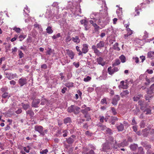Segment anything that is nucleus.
<instances>
[{
    "label": "nucleus",
    "instance_id": "f257e3e1",
    "mask_svg": "<svg viewBox=\"0 0 154 154\" xmlns=\"http://www.w3.org/2000/svg\"><path fill=\"white\" fill-rule=\"evenodd\" d=\"M80 108L74 105H71L67 109L68 112L71 113L73 112L74 114H78L80 112Z\"/></svg>",
    "mask_w": 154,
    "mask_h": 154
},
{
    "label": "nucleus",
    "instance_id": "f03ea898",
    "mask_svg": "<svg viewBox=\"0 0 154 154\" xmlns=\"http://www.w3.org/2000/svg\"><path fill=\"white\" fill-rule=\"evenodd\" d=\"M5 77L7 78L9 80L18 78V76L16 73L13 74L12 73L6 72L5 73Z\"/></svg>",
    "mask_w": 154,
    "mask_h": 154
},
{
    "label": "nucleus",
    "instance_id": "7ed1b4c3",
    "mask_svg": "<svg viewBox=\"0 0 154 154\" xmlns=\"http://www.w3.org/2000/svg\"><path fill=\"white\" fill-rule=\"evenodd\" d=\"M35 130L39 132L40 134L43 136L45 135L43 127L40 125H37L35 126Z\"/></svg>",
    "mask_w": 154,
    "mask_h": 154
},
{
    "label": "nucleus",
    "instance_id": "20e7f679",
    "mask_svg": "<svg viewBox=\"0 0 154 154\" xmlns=\"http://www.w3.org/2000/svg\"><path fill=\"white\" fill-rule=\"evenodd\" d=\"M112 144L111 143H106L103 145L102 148L103 151H106L107 150L112 148Z\"/></svg>",
    "mask_w": 154,
    "mask_h": 154
},
{
    "label": "nucleus",
    "instance_id": "39448f33",
    "mask_svg": "<svg viewBox=\"0 0 154 154\" xmlns=\"http://www.w3.org/2000/svg\"><path fill=\"white\" fill-rule=\"evenodd\" d=\"M154 95V91L149 89L147 91V94L145 95V99L146 100L149 99V98L152 97Z\"/></svg>",
    "mask_w": 154,
    "mask_h": 154
},
{
    "label": "nucleus",
    "instance_id": "423d86ee",
    "mask_svg": "<svg viewBox=\"0 0 154 154\" xmlns=\"http://www.w3.org/2000/svg\"><path fill=\"white\" fill-rule=\"evenodd\" d=\"M18 83L20 86H23L27 84V79L25 78H21L19 79Z\"/></svg>",
    "mask_w": 154,
    "mask_h": 154
},
{
    "label": "nucleus",
    "instance_id": "0eeeda50",
    "mask_svg": "<svg viewBox=\"0 0 154 154\" xmlns=\"http://www.w3.org/2000/svg\"><path fill=\"white\" fill-rule=\"evenodd\" d=\"M118 71V68L116 67H115L112 69L111 66H110L108 69V72L110 75H112L115 72H117Z\"/></svg>",
    "mask_w": 154,
    "mask_h": 154
},
{
    "label": "nucleus",
    "instance_id": "6e6552de",
    "mask_svg": "<svg viewBox=\"0 0 154 154\" xmlns=\"http://www.w3.org/2000/svg\"><path fill=\"white\" fill-rule=\"evenodd\" d=\"M97 61L98 64L102 66H104L105 64V62L104 61L103 59L101 57H99L97 58Z\"/></svg>",
    "mask_w": 154,
    "mask_h": 154
},
{
    "label": "nucleus",
    "instance_id": "1a4fd4ad",
    "mask_svg": "<svg viewBox=\"0 0 154 154\" xmlns=\"http://www.w3.org/2000/svg\"><path fill=\"white\" fill-rule=\"evenodd\" d=\"M120 100V97L118 95H116L114 96L112 99V103L114 105H117L118 101Z\"/></svg>",
    "mask_w": 154,
    "mask_h": 154
},
{
    "label": "nucleus",
    "instance_id": "9d476101",
    "mask_svg": "<svg viewBox=\"0 0 154 154\" xmlns=\"http://www.w3.org/2000/svg\"><path fill=\"white\" fill-rule=\"evenodd\" d=\"M83 47L82 48V54L83 53L86 54L87 53L89 50L88 45L86 44H83L82 45Z\"/></svg>",
    "mask_w": 154,
    "mask_h": 154
},
{
    "label": "nucleus",
    "instance_id": "9b49d317",
    "mask_svg": "<svg viewBox=\"0 0 154 154\" xmlns=\"http://www.w3.org/2000/svg\"><path fill=\"white\" fill-rule=\"evenodd\" d=\"M40 103V100L39 99H36L34 100L32 103V107L35 108L38 107V105Z\"/></svg>",
    "mask_w": 154,
    "mask_h": 154
},
{
    "label": "nucleus",
    "instance_id": "f8f14e48",
    "mask_svg": "<svg viewBox=\"0 0 154 154\" xmlns=\"http://www.w3.org/2000/svg\"><path fill=\"white\" fill-rule=\"evenodd\" d=\"M125 82L124 81H121L120 82V84L119 85V88H122L123 89H126L128 88V86L127 84H124Z\"/></svg>",
    "mask_w": 154,
    "mask_h": 154
},
{
    "label": "nucleus",
    "instance_id": "ddd939ff",
    "mask_svg": "<svg viewBox=\"0 0 154 154\" xmlns=\"http://www.w3.org/2000/svg\"><path fill=\"white\" fill-rule=\"evenodd\" d=\"M105 45V43L103 41H100L97 44L96 47L97 48L101 49L104 47Z\"/></svg>",
    "mask_w": 154,
    "mask_h": 154
},
{
    "label": "nucleus",
    "instance_id": "4468645a",
    "mask_svg": "<svg viewBox=\"0 0 154 154\" xmlns=\"http://www.w3.org/2000/svg\"><path fill=\"white\" fill-rule=\"evenodd\" d=\"M129 92L128 90L123 91L120 94V95L122 97H126L129 94Z\"/></svg>",
    "mask_w": 154,
    "mask_h": 154
},
{
    "label": "nucleus",
    "instance_id": "2eb2a0df",
    "mask_svg": "<svg viewBox=\"0 0 154 154\" xmlns=\"http://www.w3.org/2000/svg\"><path fill=\"white\" fill-rule=\"evenodd\" d=\"M67 54L70 58L71 59H73L74 57V54L73 52L71 50H66Z\"/></svg>",
    "mask_w": 154,
    "mask_h": 154
},
{
    "label": "nucleus",
    "instance_id": "dca6fc26",
    "mask_svg": "<svg viewBox=\"0 0 154 154\" xmlns=\"http://www.w3.org/2000/svg\"><path fill=\"white\" fill-rule=\"evenodd\" d=\"M116 126L117 128L119 131H122L124 129V127L123 125L121 123L119 124H117L116 125Z\"/></svg>",
    "mask_w": 154,
    "mask_h": 154
},
{
    "label": "nucleus",
    "instance_id": "f3484780",
    "mask_svg": "<svg viewBox=\"0 0 154 154\" xmlns=\"http://www.w3.org/2000/svg\"><path fill=\"white\" fill-rule=\"evenodd\" d=\"M72 40L76 43H79L80 42V40L78 36H76L75 37L71 38Z\"/></svg>",
    "mask_w": 154,
    "mask_h": 154
},
{
    "label": "nucleus",
    "instance_id": "a211bd4d",
    "mask_svg": "<svg viewBox=\"0 0 154 154\" xmlns=\"http://www.w3.org/2000/svg\"><path fill=\"white\" fill-rule=\"evenodd\" d=\"M128 144L126 140H123V142L119 144V147H124L125 146L128 145Z\"/></svg>",
    "mask_w": 154,
    "mask_h": 154
},
{
    "label": "nucleus",
    "instance_id": "6ab92c4d",
    "mask_svg": "<svg viewBox=\"0 0 154 154\" xmlns=\"http://www.w3.org/2000/svg\"><path fill=\"white\" fill-rule=\"evenodd\" d=\"M147 57L151 59H154V51H150L147 54Z\"/></svg>",
    "mask_w": 154,
    "mask_h": 154
},
{
    "label": "nucleus",
    "instance_id": "aec40b11",
    "mask_svg": "<svg viewBox=\"0 0 154 154\" xmlns=\"http://www.w3.org/2000/svg\"><path fill=\"white\" fill-rule=\"evenodd\" d=\"M129 24H128L127 25H125L124 26H125L126 28V30L127 32V33H128V34L129 35H131L133 34V31L131 30L130 28H129L128 27L129 26Z\"/></svg>",
    "mask_w": 154,
    "mask_h": 154
},
{
    "label": "nucleus",
    "instance_id": "412c9836",
    "mask_svg": "<svg viewBox=\"0 0 154 154\" xmlns=\"http://www.w3.org/2000/svg\"><path fill=\"white\" fill-rule=\"evenodd\" d=\"M143 112H145L146 115H151L152 114L151 110L150 108H146L143 110Z\"/></svg>",
    "mask_w": 154,
    "mask_h": 154
},
{
    "label": "nucleus",
    "instance_id": "4be33fe9",
    "mask_svg": "<svg viewBox=\"0 0 154 154\" xmlns=\"http://www.w3.org/2000/svg\"><path fill=\"white\" fill-rule=\"evenodd\" d=\"M72 122V120L71 118L69 117H67L65 118L63 120L64 123L65 124H66L68 123H71Z\"/></svg>",
    "mask_w": 154,
    "mask_h": 154
},
{
    "label": "nucleus",
    "instance_id": "5701e85b",
    "mask_svg": "<svg viewBox=\"0 0 154 154\" xmlns=\"http://www.w3.org/2000/svg\"><path fill=\"white\" fill-rule=\"evenodd\" d=\"M66 141L68 144H71L73 143L74 140L73 138L70 137L66 139Z\"/></svg>",
    "mask_w": 154,
    "mask_h": 154
},
{
    "label": "nucleus",
    "instance_id": "b1692460",
    "mask_svg": "<svg viewBox=\"0 0 154 154\" xmlns=\"http://www.w3.org/2000/svg\"><path fill=\"white\" fill-rule=\"evenodd\" d=\"M26 115H29V116L31 117H32L33 116L34 113L32 110H28L26 111Z\"/></svg>",
    "mask_w": 154,
    "mask_h": 154
},
{
    "label": "nucleus",
    "instance_id": "393cba45",
    "mask_svg": "<svg viewBox=\"0 0 154 154\" xmlns=\"http://www.w3.org/2000/svg\"><path fill=\"white\" fill-rule=\"evenodd\" d=\"M96 15H97V16H100V18H99L98 20V22L99 23H104V20H103V18L102 17H101V16H102L101 13H97Z\"/></svg>",
    "mask_w": 154,
    "mask_h": 154
},
{
    "label": "nucleus",
    "instance_id": "a878e982",
    "mask_svg": "<svg viewBox=\"0 0 154 154\" xmlns=\"http://www.w3.org/2000/svg\"><path fill=\"white\" fill-rule=\"evenodd\" d=\"M2 97L3 98H9L11 97V95L8 93L7 92L3 93L2 95Z\"/></svg>",
    "mask_w": 154,
    "mask_h": 154
},
{
    "label": "nucleus",
    "instance_id": "bb28decb",
    "mask_svg": "<svg viewBox=\"0 0 154 154\" xmlns=\"http://www.w3.org/2000/svg\"><path fill=\"white\" fill-rule=\"evenodd\" d=\"M131 149L133 151L135 150L138 147L137 145L136 144H132L130 146Z\"/></svg>",
    "mask_w": 154,
    "mask_h": 154
},
{
    "label": "nucleus",
    "instance_id": "cd10ccee",
    "mask_svg": "<svg viewBox=\"0 0 154 154\" xmlns=\"http://www.w3.org/2000/svg\"><path fill=\"white\" fill-rule=\"evenodd\" d=\"M141 97H142V95L141 94H138L136 96H134L133 98L134 101H137L139 100Z\"/></svg>",
    "mask_w": 154,
    "mask_h": 154
},
{
    "label": "nucleus",
    "instance_id": "c85d7f7f",
    "mask_svg": "<svg viewBox=\"0 0 154 154\" xmlns=\"http://www.w3.org/2000/svg\"><path fill=\"white\" fill-rule=\"evenodd\" d=\"M22 106H23V108L25 110H26L29 108L30 106L29 104H25L23 103H21Z\"/></svg>",
    "mask_w": 154,
    "mask_h": 154
},
{
    "label": "nucleus",
    "instance_id": "c756f323",
    "mask_svg": "<svg viewBox=\"0 0 154 154\" xmlns=\"http://www.w3.org/2000/svg\"><path fill=\"white\" fill-rule=\"evenodd\" d=\"M46 32L48 34H51L53 32V30L51 29V26H48L46 29Z\"/></svg>",
    "mask_w": 154,
    "mask_h": 154
},
{
    "label": "nucleus",
    "instance_id": "7c9ffc66",
    "mask_svg": "<svg viewBox=\"0 0 154 154\" xmlns=\"http://www.w3.org/2000/svg\"><path fill=\"white\" fill-rule=\"evenodd\" d=\"M135 10V12L134 13V17L139 15L140 14V11H139L138 8H136Z\"/></svg>",
    "mask_w": 154,
    "mask_h": 154
},
{
    "label": "nucleus",
    "instance_id": "2f4dec72",
    "mask_svg": "<svg viewBox=\"0 0 154 154\" xmlns=\"http://www.w3.org/2000/svg\"><path fill=\"white\" fill-rule=\"evenodd\" d=\"M138 150V154H144V152L143 151V148L142 147H139Z\"/></svg>",
    "mask_w": 154,
    "mask_h": 154
},
{
    "label": "nucleus",
    "instance_id": "473e14b6",
    "mask_svg": "<svg viewBox=\"0 0 154 154\" xmlns=\"http://www.w3.org/2000/svg\"><path fill=\"white\" fill-rule=\"evenodd\" d=\"M119 59L122 63H124L126 61V58L123 55H121L119 57Z\"/></svg>",
    "mask_w": 154,
    "mask_h": 154
},
{
    "label": "nucleus",
    "instance_id": "72a5a7b5",
    "mask_svg": "<svg viewBox=\"0 0 154 154\" xmlns=\"http://www.w3.org/2000/svg\"><path fill=\"white\" fill-rule=\"evenodd\" d=\"M65 86L68 88L72 87L73 86V83L72 82H68L65 84Z\"/></svg>",
    "mask_w": 154,
    "mask_h": 154
},
{
    "label": "nucleus",
    "instance_id": "f704fd0d",
    "mask_svg": "<svg viewBox=\"0 0 154 154\" xmlns=\"http://www.w3.org/2000/svg\"><path fill=\"white\" fill-rule=\"evenodd\" d=\"M113 143H112V144H113V146L112 145V148L115 149H116L118 147H119V143L117 144V142L116 141H115L114 142V141L113 142Z\"/></svg>",
    "mask_w": 154,
    "mask_h": 154
},
{
    "label": "nucleus",
    "instance_id": "c9c22d12",
    "mask_svg": "<svg viewBox=\"0 0 154 154\" xmlns=\"http://www.w3.org/2000/svg\"><path fill=\"white\" fill-rule=\"evenodd\" d=\"M26 37V35H21L19 36V38L20 41H22Z\"/></svg>",
    "mask_w": 154,
    "mask_h": 154
},
{
    "label": "nucleus",
    "instance_id": "e433bc0d",
    "mask_svg": "<svg viewBox=\"0 0 154 154\" xmlns=\"http://www.w3.org/2000/svg\"><path fill=\"white\" fill-rule=\"evenodd\" d=\"M118 45L119 44L118 43H116L113 45V48L115 50H117L119 51L120 50V48L119 47H118Z\"/></svg>",
    "mask_w": 154,
    "mask_h": 154
},
{
    "label": "nucleus",
    "instance_id": "4c0bfd02",
    "mask_svg": "<svg viewBox=\"0 0 154 154\" xmlns=\"http://www.w3.org/2000/svg\"><path fill=\"white\" fill-rule=\"evenodd\" d=\"M98 48H97L94 51V53L96 54V55L98 56H99L100 55V53H101L100 51L97 49Z\"/></svg>",
    "mask_w": 154,
    "mask_h": 154
},
{
    "label": "nucleus",
    "instance_id": "58836bf2",
    "mask_svg": "<svg viewBox=\"0 0 154 154\" xmlns=\"http://www.w3.org/2000/svg\"><path fill=\"white\" fill-rule=\"evenodd\" d=\"M120 63V62L119 60L117 59L115 60V62L112 64L113 66H117Z\"/></svg>",
    "mask_w": 154,
    "mask_h": 154
},
{
    "label": "nucleus",
    "instance_id": "ea45409f",
    "mask_svg": "<svg viewBox=\"0 0 154 154\" xmlns=\"http://www.w3.org/2000/svg\"><path fill=\"white\" fill-rule=\"evenodd\" d=\"M68 131L66 130H63L62 131V133H63V136L64 137H66L67 136L68 133Z\"/></svg>",
    "mask_w": 154,
    "mask_h": 154
},
{
    "label": "nucleus",
    "instance_id": "a19ab883",
    "mask_svg": "<svg viewBox=\"0 0 154 154\" xmlns=\"http://www.w3.org/2000/svg\"><path fill=\"white\" fill-rule=\"evenodd\" d=\"M76 51L79 52L78 54L79 55H82V52L81 51V50L80 49L79 47L78 46H76Z\"/></svg>",
    "mask_w": 154,
    "mask_h": 154
},
{
    "label": "nucleus",
    "instance_id": "79ce46f5",
    "mask_svg": "<svg viewBox=\"0 0 154 154\" xmlns=\"http://www.w3.org/2000/svg\"><path fill=\"white\" fill-rule=\"evenodd\" d=\"M93 26H94L95 28V31H98L100 29V27L98 26L96 23H93Z\"/></svg>",
    "mask_w": 154,
    "mask_h": 154
},
{
    "label": "nucleus",
    "instance_id": "37998d69",
    "mask_svg": "<svg viewBox=\"0 0 154 154\" xmlns=\"http://www.w3.org/2000/svg\"><path fill=\"white\" fill-rule=\"evenodd\" d=\"M60 37V34L59 33L56 35H54L52 36V38L53 39H56Z\"/></svg>",
    "mask_w": 154,
    "mask_h": 154
},
{
    "label": "nucleus",
    "instance_id": "c03bdc74",
    "mask_svg": "<svg viewBox=\"0 0 154 154\" xmlns=\"http://www.w3.org/2000/svg\"><path fill=\"white\" fill-rule=\"evenodd\" d=\"M111 109L113 115H116L117 112H116V109L114 107H111Z\"/></svg>",
    "mask_w": 154,
    "mask_h": 154
},
{
    "label": "nucleus",
    "instance_id": "a18cd8bd",
    "mask_svg": "<svg viewBox=\"0 0 154 154\" xmlns=\"http://www.w3.org/2000/svg\"><path fill=\"white\" fill-rule=\"evenodd\" d=\"M91 79V78L90 76H88L86 78H85L84 79V81L85 82H87L90 81Z\"/></svg>",
    "mask_w": 154,
    "mask_h": 154
},
{
    "label": "nucleus",
    "instance_id": "49530a36",
    "mask_svg": "<svg viewBox=\"0 0 154 154\" xmlns=\"http://www.w3.org/2000/svg\"><path fill=\"white\" fill-rule=\"evenodd\" d=\"M18 52H19V57L20 58H22L24 56V54L22 53V51L20 50H18Z\"/></svg>",
    "mask_w": 154,
    "mask_h": 154
},
{
    "label": "nucleus",
    "instance_id": "de8ad7c7",
    "mask_svg": "<svg viewBox=\"0 0 154 154\" xmlns=\"http://www.w3.org/2000/svg\"><path fill=\"white\" fill-rule=\"evenodd\" d=\"M13 30L15 31L17 33H19L20 32L21 29L20 28H17L15 27L13 28Z\"/></svg>",
    "mask_w": 154,
    "mask_h": 154
},
{
    "label": "nucleus",
    "instance_id": "09e8293b",
    "mask_svg": "<svg viewBox=\"0 0 154 154\" xmlns=\"http://www.w3.org/2000/svg\"><path fill=\"white\" fill-rule=\"evenodd\" d=\"M84 117L86 119V121H89L91 119L89 115L88 114L85 115H84Z\"/></svg>",
    "mask_w": 154,
    "mask_h": 154
},
{
    "label": "nucleus",
    "instance_id": "8fccbe9b",
    "mask_svg": "<svg viewBox=\"0 0 154 154\" xmlns=\"http://www.w3.org/2000/svg\"><path fill=\"white\" fill-rule=\"evenodd\" d=\"M1 90L3 93H6L8 91V88L6 87H3L1 89Z\"/></svg>",
    "mask_w": 154,
    "mask_h": 154
},
{
    "label": "nucleus",
    "instance_id": "3c124183",
    "mask_svg": "<svg viewBox=\"0 0 154 154\" xmlns=\"http://www.w3.org/2000/svg\"><path fill=\"white\" fill-rule=\"evenodd\" d=\"M146 149H147V150H149L151 148V146L150 145H145L144 146Z\"/></svg>",
    "mask_w": 154,
    "mask_h": 154
},
{
    "label": "nucleus",
    "instance_id": "603ef678",
    "mask_svg": "<svg viewBox=\"0 0 154 154\" xmlns=\"http://www.w3.org/2000/svg\"><path fill=\"white\" fill-rule=\"evenodd\" d=\"M52 52V49L51 48H48V50L46 51V54H47L50 55Z\"/></svg>",
    "mask_w": 154,
    "mask_h": 154
},
{
    "label": "nucleus",
    "instance_id": "864d4df0",
    "mask_svg": "<svg viewBox=\"0 0 154 154\" xmlns=\"http://www.w3.org/2000/svg\"><path fill=\"white\" fill-rule=\"evenodd\" d=\"M48 152V151L47 149H45L40 151V153L41 154H47V153Z\"/></svg>",
    "mask_w": 154,
    "mask_h": 154
},
{
    "label": "nucleus",
    "instance_id": "5fc2aeb1",
    "mask_svg": "<svg viewBox=\"0 0 154 154\" xmlns=\"http://www.w3.org/2000/svg\"><path fill=\"white\" fill-rule=\"evenodd\" d=\"M118 118L116 117L112 116L111 118L110 121H117Z\"/></svg>",
    "mask_w": 154,
    "mask_h": 154
},
{
    "label": "nucleus",
    "instance_id": "6e6d98bb",
    "mask_svg": "<svg viewBox=\"0 0 154 154\" xmlns=\"http://www.w3.org/2000/svg\"><path fill=\"white\" fill-rule=\"evenodd\" d=\"M81 112L84 115L88 114V112L86 111L85 109L82 110H81Z\"/></svg>",
    "mask_w": 154,
    "mask_h": 154
},
{
    "label": "nucleus",
    "instance_id": "4d7b16f0",
    "mask_svg": "<svg viewBox=\"0 0 154 154\" xmlns=\"http://www.w3.org/2000/svg\"><path fill=\"white\" fill-rule=\"evenodd\" d=\"M101 102L103 104L105 103L106 104H107V102L106 101V99L105 98H104L101 100Z\"/></svg>",
    "mask_w": 154,
    "mask_h": 154
},
{
    "label": "nucleus",
    "instance_id": "13d9d810",
    "mask_svg": "<svg viewBox=\"0 0 154 154\" xmlns=\"http://www.w3.org/2000/svg\"><path fill=\"white\" fill-rule=\"evenodd\" d=\"M34 26L35 28H38V29L41 27V26L38 24H35L34 25Z\"/></svg>",
    "mask_w": 154,
    "mask_h": 154
},
{
    "label": "nucleus",
    "instance_id": "bf43d9fd",
    "mask_svg": "<svg viewBox=\"0 0 154 154\" xmlns=\"http://www.w3.org/2000/svg\"><path fill=\"white\" fill-rule=\"evenodd\" d=\"M41 68L44 69H46L47 68V66L46 64H44L41 65Z\"/></svg>",
    "mask_w": 154,
    "mask_h": 154
},
{
    "label": "nucleus",
    "instance_id": "052dcab7",
    "mask_svg": "<svg viewBox=\"0 0 154 154\" xmlns=\"http://www.w3.org/2000/svg\"><path fill=\"white\" fill-rule=\"evenodd\" d=\"M132 124H131V125H135L136 124H137V122H136V121H135V118H134L132 121Z\"/></svg>",
    "mask_w": 154,
    "mask_h": 154
},
{
    "label": "nucleus",
    "instance_id": "680f3d73",
    "mask_svg": "<svg viewBox=\"0 0 154 154\" xmlns=\"http://www.w3.org/2000/svg\"><path fill=\"white\" fill-rule=\"evenodd\" d=\"M140 126L141 128H143L145 126V123L143 121H142L140 123Z\"/></svg>",
    "mask_w": 154,
    "mask_h": 154
},
{
    "label": "nucleus",
    "instance_id": "e2e57ef3",
    "mask_svg": "<svg viewBox=\"0 0 154 154\" xmlns=\"http://www.w3.org/2000/svg\"><path fill=\"white\" fill-rule=\"evenodd\" d=\"M137 126H134L132 127V129L134 131L136 132L137 130Z\"/></svg>",
    "mask_w": 154,
    "mask_h": 154
},
{
    "label": "nucleus",
    "instance_id": "0e129e2a",
    "mask_svg": "<svg viewBox=\"0 0 154 154\" xmlns=\"http://www.w3.org/2000/svg\"><path fill=\"white\" fill-rule=\"evenodd\" d=\"M85 134L88 136H91L92 135V133L88 131H86Z\"/></svg>",
    "mask_w": 154,
    "mask_h": 154
},
{
    "label": "nucleus",
    "instance_id": "69168bd1",
    "mask_svg": "<svg viewBox=\"0 0 154 154\" xmlns=\"http://www.w3.org/2000/svg\"><path fill=\"white\" fill-rule=\"evenodd\" d=\"M66 40L67 42H70L71 40H72L70 36L69 35L68 36L66 37Z\"/></svg>",
    "mask_w": 154,
    "mask_h": 154
},
{
    "label": "nucleus",
    "instance_id": "338daca9",
    "mask_svg": "<svg viewBox=\"0 0 154 154\" xmlns=\"http://www.w3.org/2000/svg\"><path fill=\"white\" fill-rule=\"evenodd\" d=\"M100 121L101 123H103L104 122V117L103 116H100Z\"/></svg>",
    "mask_w": 154,
    "mask_h": 154
},
{
    "label": "nucleus",
    "instance_id": "774afa93",
    "mask_svg": "<svg viewBox=\"0 0 154 154\" xmlns=\"http://www.w3.org/2000/svg\"><path fill=\"white\" fill-rule=\"evenodd\" d=\"M106 128L107 127L103 125L101 127L100 129L102 131H105L106 129Z\"/></svg>",
    "mask_w": 154,
    "mask_h": 154
}]
</instances>
